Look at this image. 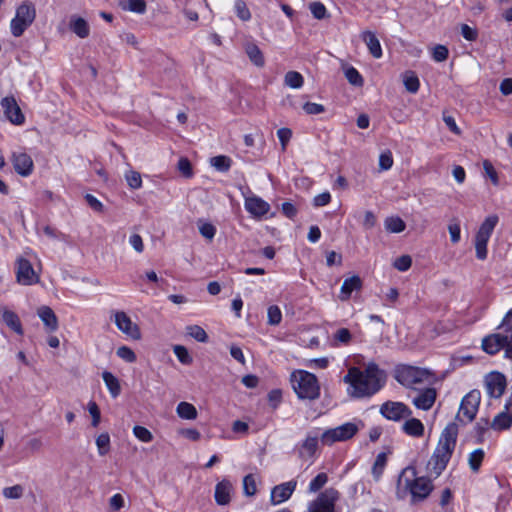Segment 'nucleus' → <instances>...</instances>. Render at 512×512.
Listing matches in <instances>:
<instances>
[{
    "instance_id": "nucleus-1",
    "label": "nucleus",
    "mask_w": 512,
    "mask_h": 512,
    "mask_svg": "<svg viewBox=\"0 0 512 512\" xmlns=\"http://www.w3.org/2000/svg\"><path fill=\"white\" fill-rule=\"evenodd\" d=\"M350 386L348 393L356 398L370 397L385 383V373L375 363H369L364 370L352 367L343 378Z\"/></svg>"
},
{
    "instance_id": "nucleus-2",
    "label": "nucleus",
    "mask_w": 512,
    "mask_h": 512,
    "mask_svg": "<svg viewBox=\"0 0 512 512\" xmlns=\"http://www.w3.org/2000/svg\"><path fill=\"white\" fill-rule=\"evenodd\" d=\"M497 329L498 332L483 338L482 349L490 355L504 350V357L510 362L512 371V309L508 311Z\"/></svg>"
},
{
    "instance_id": "nucleus-3",
    "label": "nucleus",
    "mask_w": 512,
    "mask_h": 512,
    "mask_svg": "<svg viewBox=\"0 0 512 512\" xmlns=\"http://www.w3.org/2000/svg\"><path fill=\"white\" fill-rule=\"evenodd\" d=\"M398 486L403 487L410 493L412 503L423 501L433 490L430 478L417 476L416 469L412 466L403 469L398 478Z\"/></svg>"
},
{
    "instance_id": "nucleus-4",
    "label": "nucleus",
    "mask_w": 512,
    "mask_h": 512,
    "mask_svg": "<svg viewBox=\"0 0 512 512\" xmlns=\"http://www.w3.org/2000/svg\"><path fill=\"white\" fill-rule=\"evenodd\" d=\"M392 375L400 385L409 389H416L418 385L431 384L433 378V373L426 368L402 363L395 365Z\"/></svg>"
},
{
    "instance_id": "nucleus-5",
    "label": "nucleus",
    "mask_w": 512,
    "mask_h": 512,
    "mask_svg": "<svg viewBox=\"0 0 512 512\" xmlns=\"http://www.w3.org/2000/svg\"><path fill=\"white\" fill-rule=\"evenodd\" d=\"M292 386L300 399L315 400L320 396V386L317 377L307 371L292 374Z\"/></svg>"
},
{
    "instance_id": "nucleus-6",
    "label": "nucleus",
    "mask_w": 512,
    "mask_h": 512,
    "mask_svg": "<svg viewBox=\"0 0 512 512\" xmlns=\"http://www.w3.org/2000/svg\"><path fill=\"white\" fill-rule=\"evenodd\" d=\"M448 463V426L440 435L438 445L426 465L427 477L437 478L444 471Z\"/></svg>"
},
{
    "instance_id": "nucleus-7",
    "label": "nucleus",
    "mask_w": 512,
    "mask_h": 512,
    "mask_svg": "<svg viewBox=\"0 0 512 512\" xmlns=\"http://www.w3.org/2000/svg\"><path fill=\"white\" fill-rule=\"evenodd\" d=\"M364 427L362 420L344 423L338 427L325 430L321 436L324 445H332L335 442H343L353 438Z\"/></svg>"
},
{
    "instance_id": "nucleus-8",
    "label": "nucleus",
    "mask_w": 512,
    "mask_h": 512,
    "mask_svg": "<svg viewBox=\"0 0 512 512\" xmlns=\"http://www.w3.org/2000/svg\"><path fill=\"white\" fill-rule=\"evenodd\" d=\"M36 9L31 2H23L17 9L16 15L12 19L10 28L14 37H20L25 30L34 22Z\"/></svg>"
},
{
    "instance_id": "nucleus-9",
    "label": "nucleus",
    "mask_w": 512,
    "mask_h": 512,
    "mask_svg": "<svg viewBox=\"0 0 512 512\" xmlns=\"http://www.w3.org/2000/svg\"><path fill=\"white\" fill-rule=\"evenodd\" d=\"M481 401V393L479 390H471L467 393L460 403L458 413L455 420L461 423H470L474 420Z\"/></svg>"
},
{
    "instance_id": "nucleus-10",
    "label": "nucleus",
    "mask_w": 512,
    "mask_h": 512,
    "mask_svg": "<svg viewBox=\"0 0 512 512\" xmlns=\"http://www.w3.org/2000/svg\"><path fill=\"white\" fill-rule=\"evenodd\" d=\"M340 494L335 488H328L309 503L308 512H335V504Z\"/></svg>"
},
{
    "instance_id": "nucleus-11",
    "label": "nucleus",
    "mask_w": 512,
    "mask_h": 512,
    "mask_svg": "<svg viewBox=\"0 0 512 512\" xmlns=\"http://www.w3.org/2000/svg\"><path fill=\"white\" fill-rule=\"evenodd\" d=\"M380 413L388 420L398 422L412 415L411 409L402 402L386 401L380 407Z\"/></svg>"
},
{
    "instance_id": "nucleus-12",
    "label": "nucleus",
    "mask_w": 512,
    "mask_h": 512,
    "mask_svg": "<svg viewBox=\"0 0 512 512\" xmlns=\"http://www.w3.org/2000/svg\"><path fill=\"white\" fill-rule=\"evenodd\" d=\"M484 384L491 398H500L507 386L506 377L500 372H491L485 376Z\"/></svg>"
},
{
    "instance_id": "nucleus-13",
    "label": "nucleus",
    "mask_w": 512,
    "mask_h": 512,
    "mask_svg": "<svg viewBox=\"0 0 512 512\" xmlns=\"http://www.w3.org/2000/svg\"><path fill=\"white\" fill-rule=\"evenodd\" d=\"M16 277L22 285H31L39 280L30 261L24 258H19L17 261Z\"/></svg>"
},
{
    "instance_id": "nucleus-14",
    "label": "nucleus",
    "mask_w": 512,
    "mask_h": 512,
    "mask_svg": "<svg viewBox=\"0 0 512 512\" xmlns=\"http://www.w3.org/2000/svg\"><path fill=\"white\" fill-rule=\"evenodd\" d=\"M0 104L5 116L11 123L15 125L24 123L25 117L14 97H5L1 100Z\"/></svg>"
},
{
    "instance_id": "nucleus-15",
    "label": "nucleus",
    "mask_w": 512,
    "mask_h": 512,
    "mask_svg": "<svg viewBox=\"0 0 512 512\" xmlns=\"http://www.w3.org/2000/svg\"><path fill=\"white\" fill-rule=\"evenodd\" d=\"M115 324L120 331H122L132 339H140L141 333L139 327L137 326V324L131 321L130 317L125 312H116Z\"/></svg>"
},
{
    "instance_id": "nucleus-16",
    "label": "nucleus",
    "mask_w": 512,
    "mask_h": 512,
    "mask_svg": "<svg viewBox=\"0 0 512 512\" xmlns=\"http://www.w3.org/2000/svg\"><path fill=\"white\" fill-rule=\"evenodd\" d=\"M12 163L15 171L23 177L29 176L33 171V160L27 153L14 152L12 154Z\"/></svg>"
},
{
    "instance_id": "nucleus-17",
    "label": "nucleus",
    "mask_w": 512,
    "mask_h": 512,
    "mask_svg": "<svg viewBox=\"0 0 512 512\" xmlns=\"http://www.w3.org/2000/svg\"><path fill=\"white\" fill-rule=\"evenodd\" d=\"M319 437L317 434L308 433L298 448V456L300 459L307 460L315 456L318 448Z\"/></svg>"
},
{
    "instance_id": "nucleus-18",
    "label": "nucleus",
    "mask_w": 512,
    "mask_h": 512,
    "mask_svg": "<svg viewBox=\"0 0 512 512\" xmlns=\"http://www.w3.org/2000/svg\"><path fill=\"white\" fill-rule=\"evenodd\" d=\"M296 488V481H289L275 486L271 491V502L279 504L288 500Z\"/></svg>"
},
{
    "instance_id": "nucleus-19",
    "label": "nucleus",
    "mask_w": 512,
    "mask_h": 512,
    "mask_svg": "<svg viewBox=\"0 0 512 512\" xmlns=\"http://www.w3.org/2000/svg\"><path fill=\"white\" fill-rule=\"evenodd\" d=\"M245 209L255 217H262L268 213L270 205L262 198L252 196L246 198Z\"/></svg>"
},
{
    "instance_id": "nucleus-20",
    "label": "nucleus",
    "mask_w": 512,
    "mask_h": 512,
    "mask_svg": "<svg viewBox=\"0 0 512 512\" xmlns=\"http://www.w3.org/2000/svg\"><path fill=\"white\" fill-rule=\"evenodd\" d=\"M436 395V390L434 388H426L413 398L412 403L416 408L426 411L435 403Z\"/></svg>"
},
{
    "instance_id": "nucleus-21",
    "label": "nucleus",
    "mask_w": 512,
    "mask_h": 512,
    "mask_svg": "<svg viewBox=\"0 0 512 512\" xmlns=\"http://www.w3.org/2000/svg\"><path fill=\"white\" fill-rule=\"evenodd\" d=\"M233 487L230 481L223 479L216 484L215 487V501L218 505H227L230 502V494Z\"/></svg>"
},
{
    "instance_id": "nucleus-22",
    "label": "nucleus",
    "mask_w": 512,
    "mask_h": 512,
    "mask_svg": "<svg viewBox=\"0 0 512 512\" xmlns=\"http://www.w3.org/2000/svg\"><path fill=\"white\" fill-rule=\"evenodd\" d=\"M362 288V280L359 276L354 275L344 280L341 286V293L339 299L346 301L350 298L353 291H358Z\"/></svg>"
},
{
    "instance_id": "nucleus-23",
    "label": "nucleus",
    "mask_w": 512,
    "mask_h": 512,
    "mask_svg": "<svg viewBox=\"0 0 512 512\" xmlns=\"http://www.w3.org/2000/svg\"><path fill=\"white\" fill-rule=\"evenodd\" d=\"M38 315L40 319L43 321L48 331L53 332L58 329L57 317L50 307L42 306L38 310Z\"/></svg>"
},
{
    "instance_id": "nucleus-24",
    "label": "nucleus",
    "mask_w": 512,
    "mask_h": 512,
    "mask_svg": "<svg viewBox=\"0 0 512 512\" xmlns=\"http://www.w3.org/2000/svg\"><path fill=\"white\" fill-rule=\"evenodd\" d=\"M362 40L366 43L369 52L374 58H380L382 56V48L378 38L374 32L364 31L361 35Z\"/></svg>"
},
{
    "instance_id": "nucleus-25",
    "label": "nucleus",
    "mask_w": 512,
    "mask_h": 512,
    "mask_svg": "<svg viewBox=\"0 0 512 512\" xmlns=\"http://www.w3.org/2000/svg\"><path fill=\"white\" fill-rule=\"evenodd\" d=\"M511 425H512V411H508L505 409V411L500 412L493 418V420L490 424V427L493 430L502 431V430L509 429L511 427Z\"/></svg>"
},
{
    "instance_id": "nucleus-26",
    "label": "nucleus",
    "mask_w": 512,
    "mask_h": 512,
    "mask_svg": "<svg viewBox=\"0 0 512 512\" xmlns=\"http://www.w3.org/2000/svg\"><path fill=\"white\" fill-rule=\"evenodd\" d=\"M69 27L78 37L86 38L90 34V27L87 21L79 16H72Z\"/></svg>"
},
{
    "instance_id": "nucleus-27",
    "label": "nucleus",
    "mask_w": 512,
    "mask_h": 512,
    "mask_svg": "<svg viewBox=\"0 0 512 512\" xmlns=\"http://www.w3.org/2000/svg\"><path fill=\"white\" fill-rule=\"evenodd\" d=\"M402 429L407 435L412 437H421L424 434V425L416 418L407 419Z\"/></svg>"
},
{
    "instance_id": "nucleus-28",
    "label": "nucleus",
    "mask_w": 512,
    "mask_h": 512,
    "mask_svg": "<svg viewBox=\"0 0 512 512\" xmlns=\"http://www.w3.org/2000/svg\"><path fill=\"white\" fill-rule=\"evenodd\" d=\"M497 223H498L497 215L488 216L481 224L476 236L478 238H484V239L489 240Z\"/></svg>"
},
{
    "instance_id": "nucleus-29",
    "label": "nucleus",
    "mask_w": 512,
    "mask_h": 512,
    "mask_svg": "<svg viewBox=\"0 0 512 512\" xmlns=\"http://www.w3.org/2000/svg\"><path fill=\"white\" fill-rule=\"evenodd\" d=\"M4 323L18 335H23V329L19 317L13 311L5 309L2 315Z\"/></svg>"
},
{
    "instance_id": "nucleus-30",
    "label": "nucleus",
    "mask_w": 512,
    "mask_h": 512,
    "mask_svg": "<svg viewBox=\"0 0 512 512\" xmlns=\"http://www.w3.org/2000/svg\"><path fill=\"white\" fill-rule=\"evenodd\" d=\"M102 378L105 382L106 387L108 388L111 396L116 398L121 393L120 382L117 377H115L111 372L104 371L102 373Z\"/></svg>"
},
{
    "instance_id": "nucleus-31",
    "label": "nucleus",
    "mask_w": 512,
    "mask_h": 512,
    "mask_svg": "<svg viewBox=\"0 0 512 512\" xmlns=\"http://www.w3.org/2000/svg\"><path fill=\"white\" fill-rule=\"evenodd\" d=\"M176 412L182 419L193 420L197 417L196 408L188 402H180L176 408Z\"/></svg>"
},
{
    "instance_id": "nucleus-32",
    "label": "nucleus",
    "mask_w": 512,
    "mask_h": 512,
    "mask_svg": "<svg viewBox=\"0 0 512 512\" xmlns=\"http://www.w3.org/2000/svg\"><path fill=\"white\" fill-rule=\"evenodd\" d=\"M246 53L253 64L262 67L265 63L263 54L259 47L255 44H248L246 46Z\"/></svg>"
},
{
    "instance_id": "nucleus-33",
    "label": "nucleus",
    "mask_w": 512,
    "mask_h": 512,
    "mask_svg": "<svg viewBox=\"0 0 512 512\" xmlns=\"http://www.w3.org/2000/svg\"><path fill=\"white\" fill-rule=\"evenodd\" d=\"M284 83L290 88L299 89L303 86L304 78L297 71H289L285 74Z\"/></svg>"
},
{
    "instance_id": "nucleus-34",
    "label": "nucleus",
    "mask_w": 512,
    "mask_h": 512,
    "mask_svg": "<svg viewBox=\"0 0 512 512\" xmlns=\"http://www.w3.org/2000/svg\"><path fill=\"white\" fill-rule=\"evenodd\" d=\"M211 165L220 172H227L232 164L231 158L225 155L212 157L210 160Z\"/></svg>"
},
{
    "instance_id": "nucleus-35",
    "label": "nucleus",
    "mask_w": 512,
    "mask_h": 512,
    "mask_svg": "<svg viewBox=\"0 0 512 512\" xmlns=\"http://www.w3.org/2000/svg\"><path fill=\"white\" fill-rule=\"evenodd\" d=\"M403 82L406 90L410 93H416L419 89V79L412 71H407L403 75Z\"/></svg>"
},
{
    "instance_id": "nucleus-36",
    "label": "nucleus",
    "mask_w": 512,
    "mask_h": 512,
    "mask_svg": "<svg viewBox=\"0 0 512 512\" xmlns=\"http://www.w3.org/2000/svg\"><path fill=\"white\" fill-rule=\"evenodd\" d=\"M405 227V222L400 217H388L385 220V228L389 232L400 233Z\"/></svg>"
},
{
    "instance_id": "nucleus-37",
    "label": "nucleus",
    "mask_w": 512,
    "mask_h": 512,
    "mask_svg": "<svg viewBox=\"0 0 512 512\" xmlns=\"http://www.w3.org/2000/svg\"><path fill=\"white\" fill-rule=\"evenodd\" d=\"M484 459V451L481 448L473 450L468 458V463L472 471L477 472Z\"/></svg>"
},
{
    "instance_id": "nucleus-38",
    "label": "nucleus",
    "mask_w": 512,
    "mask_h": 512,
    "mask_svg": "<svg viewBox=\"0 0 512 512\" xmlns=\"http://www.w3.org/2000/svg\"><path fill=\"white\" fill-rule=\"evenodd\" d=\"M187 334L196 341L205 343L208 341V335L205 330L198 325H189L186 327Z\"/></svg>"
},
{
    "instance_id": "nucleus-39",
    "label": "nucleus",
    "mask_w": 512,
    "mask_h": 512,
    "mask_svg": "<svg viewBox=\"0 0 512 512\" xmlns=\"http://www.w3.org/2000/svg\"><path fill=\"white\" fill-rule=\"evenodd\" d=\"M328 482V475L324 472L317 474L309 483V492L316 493Z\"/></svg>"
},
{
    "instance_id": "nucleus-40",
    "label": "nucleus",
    "mask_w": 512,
    "mask_h": 512,
    "mask_svg": "<svg viewBox=\"0 0 512 512\" xmlns=\"http://www.w3.org/2000/svg\"><path fill=\"white\" fill-rule=\"evenodd\" d=\"M198 228L200 234L206 238L209 241H212L215 234H216V228L213 224L204 222L202 220L198 221Z\"/></svg>"
},
{
    "instance_id": "nucleus-41",
    "label": "nucleus",
    "mask_w": 512,
    "mask_h": 512,
    "mask_svg": "<svg viewBox=\"0 0 512 512\" xmlns=\"http://www.w3.org/2000/svg\"><path fill=\"white\" fill-rule=\"evenodd\" d=\"M267 318H268V324L269 325H279L282 320V312L280 308L277 305H271L268 307L267 310Z\"/></svg>"
},
{
    "instance_id": "nucleus-42",
    "label": "nucleus",
    "mask_w": 512,
    "mask_h": 512,
    "mask_svg": "<svg viewBox=\"0 0 512 512\" xmlns=\"http://www.w3.org/2000/svg\"><path fill=\"white\" fill-rule=\"evenodd\" d=\"M387 463V454L385 452H381L377 455L375 462L372 467V473L376 478H379L383 473L384 467Z\"/></svg>"
},
{
    "instance_id": "nucleus-43",
    "label": "nucleus",
    "mask_w": 512,
    "mask_h": 512,
    "mask_svg": "<svg viewBox=\"0 0 512 512\" xmlns=\"http://www.w3.org/2000/svg\"><path fill=\"white\" fill-rule=\"evenodd\" d=\"M123 9L143 14L146 11V2L144 0H126Z\"/></svg>"
},
{
    "instance_id": "nucleus-44",
    "label": "nucleus",
    "mask_w": 512,
    "mask_h": 512,
    "mask_svg": "<svg viewBox=\"0 0 512 512\" xmlns=\"http://www.w3.org/2000/svg\"><path fill=\"white\" fill-rule=\"evenodd\" d=\"M96 445L101 456L106 455L110 449V436L108 433H102L96 438Z\"/></svg>"
},
{
    "instance_id": "nucleus-45",
    "label": "nucleus",
    "mask_w": 512,
    "mask_h": 512,
    "mask_svg": "<svg viewBox=\"0 0 512 512\" xmlns=\"http://www.w3.org/2000/svg\"><path fill=\"white\" fill-rule=\"evenodd\" d=\"M345 77L348 82L354 86L363 85V77L354 67H349L345 70Z\"/></svg>"
},
{
    "instance_id": "nucleus-46",
    "label": "nucleus",
    "mask_w": 512,
    "mask_h": 512,
    "mask_svg": "<svg viewBox=\"0 0 512 512\" xmlns=\"http://www.w3.org/2000/svg\"><path fill=\"white\" fill-rule=\"evenodd\" d=\"M309 10L314 18L321 20L327 17V10L323 3L315 1L310 3Z\"/></svg>"
},
{
    "instance_id": "nucleus-47",
    "label": "nucleus",
    "mask_w": 512,
    "mask_h": 512,
    "mask_svg": "<svg viewBox=\"0 0 512 512\" xmlns=\"http://www.w3.org/2000/svg\"><path fill=\"white\" fill-rule=\"evenodd\" d=\"M490 422L487 418H480L479 421L475 424L474 430L477 436L478 442H482L485 433L488 431L490 427Z\"/></svg>"
},
{
    "instance_id": "nucleus-48",
    "label": "nucleus",
    "mask_w": 512,
    "mask_h": 512,
    "mask_svg": "<svg viewBox=\"0 0 512 512\" xmlns=\"http://www.w3.org/2000/svg\"><path fill=\"white\" fill-rule=\"evenodd\" d=\"M487 243V239L478 238L477 236H475L476 257L479 260H485L487 258Z\"/></svg>"
},
{
    "instance_id": "nucleus-49",
    "label": "nucleus",
    "mask_w": 512,
    "mask_h": 512,
    "mask_svg": "<svg viewBox=\"0 0 512 512\" xmlns=\"http://www.w3.org/2000/svg\"><path fill=\"white\" fill-rule=\"evenodd\" d=\"M127 184L132 189H139L142 186V179L140 173L130 170L125 174Z\"/></svg>"
},
{
    "instance_id": "nucleus-50",
    "label": "nucleus",
    "mask_w": 512,
    "mask_h": 512,
    "mask_svg": "<svg viewBox=\"0 0 512 512\" xmlns=\"http://www.w3.org/2000/svg\"><path fill=\"white\" fill-rule=\"evenodd\" d=\"M237 16L243 20L248 21L251 18V13L243 0H236L234 5Z\"/></svg>"
},
{
    "instance_id": "nucleus-51",
    "label": "nucleus",
    "mask_w": 512,
    "mask_h": 512,
    "mask_svg": "<svg viewBox=\"0 0 512 512\" xmlns=\"http://www.w3.org/2000/svg\"><path fill=\"white\" fill-rule=\"evenodd\" d=\"M177 168L185 178H191L193 176L192 165L188 158H180L177 164Z\"/></svg>"
},
{
    "instance_id": "nucleus-52",
    "label": "nucleus",
    "mask_w": 512,
    "mask_h": 512,
    "mask_svg": "<svg viewBox=\"0 0 512 512\" xmlns=\"http://www.w3.org/2000/svg\"><path fill=\"white\" fill-rule=\"evenodd\" d=\"M23 493L24 488L19 484L3 489V495L8 499H19L23 496Z\"/></svg>"
},
{
    "instance_id": "nucleus-53",
    "label": "nucleus",
    "mask_w": 512,
    "mask_h": 512,
    "mask_svg": "<svg viewBox=\"0 0 512 512\" xmlns=\"http://www.w3.org/2000/svg\"><path fill=\"white\" fill-rule=\"evenodd\" d=\"M173 351H174L176 357L178 358V360L182 364H186L187 365V364H190L192 362V357L189 355L188 350L184 346L175 345L174 348H173Z\"/></svg>"
},
{
    "instance_id": "nucleus-54",
    "label": "nucleus",
    "mask_w": 512,
    "mask_h": 512,
    "mask_svg": "<svg viewBox=\"0 0 512 512\" xmlns=\"http://www.w3.org/2000/svg\"><path fill=\"white\" fill-rule=\"evenodd\" d=\"M116 354L118 357H120L121 359L128 363H133L136 361V354L131 348L127 346L119 347L116 351Z\"/></svg>"
},
{
    "instance_id": "nucleus-55",
    "label": "nucleus",
    "mask_w": 512,
    "mask_h": 512,
    "mask_svg": "<svg viewBox=\"0 0 512 512\" xmlns=\"http://www.w3.org/2000/svg\"><path fill=\"white\" fill-rule=\"evenodd\" d=\"M133 433L136 438L142 442H151L153 439L152 433L145 427L136 425L133 428Z\"/></svg>"
},
{
    "instance_id": "nucleus-56",
    "label": "nucleus",
    "mask_w": 512,
    "mask_h": 512,
    "mask_svg": "<svg viewBox=\"0 0 512 512\" xmlns=\"http://www.w3.org/2000/svg\"><path fill=\"white\" fill-rule=\"evenodd\" d=\"M243 489L247 496H253L256 494V482L253 475H246L243 479Z\"/></svg>"
},
{
    "instance_id": "nucleus-57",
    "label": "nucleus",
    "mask_w": 512,
    "mask_h": 512,
    "mask_svg": "<svg viewBox=\"0 0 512 512\" xmlns=\"http://www.w3.org/2000/svg\"><path fill=\"white\" fill-rule=\"evenodd\" d=\"M393 165V157L391 151L387 150L379 156V168L380 170H389Z\"/></svg>"
},
{
    "instance_id": "nucleus-58",
    "label": "nucleus",
    "mask_w": 512,
    "mask_h": 512,
    "mask_svg": "<svg viewBox=\"0 0 512 512\" xmlns=\"http://www.w3.org/2000/svg\"><path fill=\"white\" fill-rule=\"evenodd\" d=\"M412 264V259L409 255L398 257L394 262V267L399 271H407Z\"/></svg>"
},
{
    "instance_id": "nucleus-59",
    "label": "nucleus",
    "mask_w": 512,
    "mask_h": 512,
    "mask_svg": "<svg viewBox=\"0 0 512 512\" xmlns=\"http://www.w3.org/2000/svg\"><path fill=\"white\" fill-rule=\"evenodd\" d=\"M432 57L435 61L441 62L448 57V48L444 45H437L433 48Z\"/></svg>"
},
{
    "instance_id": "nucleus-60",
    "label": "nucleus",
    "mask_w": 512,
    "mask_h": 512,
    "mask_svg": "<svg viewBox=\"0 0 512 512\" xmlns=\"http://www.w3.org/2000/svg\"><path fill=\"white\" fill-rule=\"evenodd\" d=\"M303 110L308 115H317L321 114L325 111V107L322 104L312 103V102H306L303 105Z\"/></svg>"
},
{
    "instance_id": "nucleus-61",
    "label": "nucleus",
    "mask_w": 512,
    "mask_h": 512,
    "mask_svg": "<svg viewBox=\"0 0 512 512\" xmlns=\"http://www.w3.org/2000/svg\"><path fill=\"white\" fill-rule=\"evenodd\" d=\"M277 136L280 140L282 150H286V146L291 139L292 131L289 128H280L277 131Z\"/></svg>"
},
{
    "instance_id": "nucleus-62",
    "label": "nucleus",
    "mask_w": 512,
    "mask_h": 512,
    "mask_svg": "<svg viewBox=\"0 0 512 512\" xmlns=\"http://www.w3.org/2000/svg\"><path fill=\"white\" fill-rule=\"evenodd\" d=\"M483 168H484L486 175L491 179L492 183L494 185H497L498 184V174H497L495 168L493 167L492 163L488 160H485L483 162Z\"/></svg>"
},
{
    "instance_id": "nucleus-63",
    "label": "nucleus",
    "mask_w": 512,
    "mask_h": 512,
    "mask_svg": "<svg viewBox=\"0 0 512 512\" xmlns=\"http://www.w3.org/2000/svg\"><path fill=\"white\" fill-rule=\"evenodd\" d=\"M109 506L112 511H119L124 507V498L121 494L113 495L109 500Z\"/></svg>"
},
{
    "instance_id": "nucleus-64",
    "label": "nucleus",
    "mask_w": 512,
    "mask_h": 512,
    "mask_svg": "<svg viewBox=\"0 0 512 512\" xmlns=\"http://www.w3.org/2000/svg\"><path fill=\"white\" fill-rule=\"evenodd\" d=\"M461 35L468 41H474L477 38V30L467 24L461 25Z\"/></svg>"
}]
</instances>
